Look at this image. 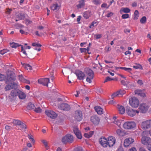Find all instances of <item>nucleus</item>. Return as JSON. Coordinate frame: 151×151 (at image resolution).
I'll list each match as a JSON object with an SVG mask.
<instances>
[{
    "label": "nucleus",
    "mask_w": 151,
    "mask_h": 151,
    "mask_svg": "<svg viewBox=\"0 0 151 151\" xmlns=\"http://www.w3.org/2000/svg\"><path fill=\"white\" fill-rule=\"evenodd\" d=\"M85 72L86 75V81L89 83L92 82V80L94 77V73L93 71L88 68H87L85 69Z\"/></svg>",
    "instance_id": "f257e3e1"
},
{
    "label": "nucleus",
    "mask_w": 151,
    "mask_h": 151,
    "mask_svg": "<svg viewBox=\"0 0 151 151\" xmlns=\"http://www.w3.org/2000/svg\"><path fill=\"white\" fill-rule=\"evenodd\" d=\"M129 102L130 105L134 108L137 107L139 104V99L135 97H132L129 98Z\"/></svg>",
    "instance_id": "f03ea898"
},
{
    "label": "nucleus",
    "mask_w": 151,
    "mask_h": 151,
    "mask_svg": "<svg viewBox=\"0 0 151 151\" xmlns=\"http://www.w3.org/2000/svg\"><path fill=\"white\" fill-rule=\"evenodd\" d=\"M14 79L11 77L9 78V79L6 81V84H8L7 85L5 88L6 91L9 90L15 87V86L17 85L16 84L13 83Z\"/></svg>",
    "instance_id": "7ed1b4c3"
},
{
    "label": "nucleus",
    "mask_w": 151,
    "mask_h": 151,
    "mask_svg": "<svg viewBox=\"0 0 151 151\" xmlns=\"http://www.w3.org/2000/svg\"><path fill=\"white\" fill-rule=\"evenodd\" d=\"M140 127L143 130H146L151 127V119L142 122Z\"/></svg>",
    "instance_id": "20e7f679"
},
{
    "label": "nucleus",
    "mask_w": 151,
    "mask_h": 151,
    "mask_svg": "<svg viewBox=\"0 0 151 151\" xmlns=\"http://www.w3.org/2000/svg\"><path fill=\"white\" fill-rule=\"evenodd\" d=\"M136 125V124L134 122H127L124 124L123 127L125 129H130L134 128Z\"/></svg>",
    "instance_id": "39448f33"
},
{
    "label": "nucleus",
    "mask_w": 151,
    "mask_h": 151,
    "mask_svg": "<svg viewBox=\"0 0 151 151\" xmlns=\"http://www.w3.org/2000/svg\"><path fill=\"white\" fill-rule=\"evenodd\" d=\"M126 112L129 116L133 117L135 116L136 114H138L139 111L137 110L133 109L129 107H127L126 108Z\"/></svg>",
    "instance_id": "423d86ee"
},
{
    "label": "nucleus",
    "mask_w": 151,
    "mask_h": 151,
    "mask_svg": "<svg viewBox=\"0 0 151 151\" xmlns=\"http://www.w3.org/2000/svg\"><path fill=\"white\" fill-rule=\"evenodd\" d=\"M73 141V137L70 134H67L63 137L62 139V142L64 144L68 142H72Z\"/></svg>",
    "instance_id": "0eeeda50"
},
{
    "label": "nucleus",
    "mask_w": 151,
    "mask_h": 151,
    "mask_svg": "<svg viewBox=\"0 0 151 151\" xmlns=\"http://www.w3.org/2000/svg\"><path fill=\"white\" fill-rule=\"evenodd\" d=\"M82 113L81 111L77 110L75 112L74 117L77 121H81L82 119Z\"/></svg>",
    "instance_id": "6e6552de"
},
{
    "label": "nucleus",
    "mask_w": 151,
    "mask_h": 151,
    "mask_svg": "<svg viewBox=\"0 0 151 151\" xmlns=\"http://www.w3.org/2000/svg\"><path fill=\"white\" fill-rule=\"evenodd\" d=\"M45 112L47 116L52 119H55L57 116V114L53 111L47 110Z\"/></svg>",
    "instance_id": "1a4fd4ad"
},
{
    "label": "nucleus",
    "mask_w": 151,
    "mask_h": 151,
    "mask_svg": "<svg viewBox=\"0 0 151 151\" xmlns=\"http://www.w3.org/2000/svg\"><path fill=\"white\" fill-rule=\"evenodd\" d=\"M151 142V139L147 137L143 136L141 139V142L142 144L146 147L148 145V144Z\"/></svg>",
    "instance_id": "9d476101"
},
{
    "label": "nucleus",
    "mask_w": 151,
    "mask_h": 151,
    "mask_svg": "<svg viewBox=\"0 0 151 151\" xmlns=\"http://www.w3.org/2000/svg\"><path fill=\"white\" fill-rule=\"evenodd\" d=\"M58 108L64 111H68L70 109V106L66 103H63L59 104Z\"/></svg>",
    "instance_id": "9b49d317"
},
{
    "label": "nucleus",
    "mask_w": 151,
    "mask_h": 151,
    "mask_svg": "<svg viewBox=\"0 0 151 151\" xmlns=\"http://www.w3.org/2000/svg\"><path fill=\"white\" fill-rule=\"evenodd\" d=\"M49 79L48 78H42L39 79L38 80V82L40 84L48 86V84L49 82Z\"/></svg>",
    "instance_id": "f8f14e48"
},
{
    "label": "nucleus",
    "mask_w": 151,
    "mask_h": 151,
    "mask_svg": "<svg viewBox=\"0 0 151 151\" xmlns=\"http://www.w3.org/2000/svg\"><path fill=\"white\" fill-rule=\"evenodd\" d=\"M134 142V139L132 138H128L125 139L124 142V145L125 147H127L131 144Z\"/></svg>",
    "instance_id": "ddd939ff"
},
{
    "label": "nucleus",
    "mask_w": 151,
    "mask_h": 151,
    "mask_svg": "<svg viewBox=\"0 0 151 151\" xmlns=\"http://www.w3.org/2000/svg\"><path fill=\"white\" fill-rule=\"evenodd\" d=\"M116 139L115 138L112 136H110L108 138L107 142L108 146L109 147L113 146L115 144Z\"/></svg>",
    "instance_id": "4468645a"
},
{
    "label": "nucleus",
    "mask_w": 151,
    "mask_h": 151,
    "mask_svg": "<svg viewBox=\"0 0 151 151\" xmlns=\"http://www.w3.org/2000/svg\"><path fill=\"white\" fill-rule=\"evenodd\" d=\"M90 120L94 124L97 125L99 124L100 119L98 117L96 116H93L91 117Z\"/></svg>",
    "instance_id": "2eb2a0df"
},
{
    "label": "nucleus",
    "mask_w": 151,
    "mask_h": 151,
    "mask_svg": "<svg viewBox=\"0 0 151 151\" xmlns=\"http://www.w3.org/2000/svg\"><path fill=\"white\" fill-rule=\"evenodd\" d=\"M100 144L104 147H106L108 146L107 139L105 138L101 137L99 139Z\"/></svg>",
    "instance_id": "dca6fc26"
},
{
    "label": "nucleus",
    "mask_w": 151,
    "mask_h": 151,
    "mask_svg": "<svg viewBox=\"0 0 151 151\" xmlns=\"http://www.w3.org/2000/svg\"><path fill=\"white\" fill-rule=\"evenodd\" d=\"M73 131L75 134L78 138L80 139L82 138V136L81 133L79 130L78 127H74Z\"/></svg>",
    "instance_id": "f3484780"
},
{
    "label": "nucleus",
    "mask_w": 151,
    "mask_h": 151,
    "mask_svg": "<svg viewBox=\"0 0 151 151\" xmlns=\"http://www.w3.org/2000/svg\"><path fill=\"white\" fill-rule=\"evenodd\" d=\"M149 108L148 105L145 104H143L141 105L139 109L142 113H145Z\"/></svg>",
    "instance_id": "a211bd4d"
},
{
    "label": "nucleus",
    "mask_w": 151,
    "mask_h": 151,
    "mask_svg": "<svg viewBox=\"0 0 151 151\" xmlns=\"http://www.w3.org/2000/svg\"><path fill=\"white\" fill-rule=\"evenodd\" d=\"M76 75L78 78L79 80H83L85 76L84 73L81 71H77L76 72Z\"/></svg>",
    "instance_id": "6ab92c4d"
},
{
    "label": "nucleus",
    "mask_w": 151,
    "mask_h": 151,
    "mask_svg": "<svg viewBox=\"0 0 151 151\" xmlns=\"http://www.w3.org/2000/svg\"><path fill=\"white\" fill-rule=\"evenodd\" d=\"M134 92L135 94H137L141 96L144 97L145 96L144 90L136 89L135 90Z\"/></svg>",
    "instance_id": "aec40b11"
},
{
    "label": "nucleus",
    "mask_w": 151,
    "mask_h": 151,
    "mask_svg": "<svg viewBox=\"0 0 151 151\" xmlns=\"http://www.w3.org/2000/svg\"><path fill=\"white\" fill-rule=\"evenodd\" d=\"M113 119L114 120L113 122L114 124H116L119 127L121 125L122 121L117 119V116H114Z\"/></svg>",
    "instance_id": "412c9836"
},
{
    "label": "nucleus",
    "mask_w": 151,
    "mask_h": 151,
    "mask_svg": "<svg viewBox=\"0 0 151 151\" xmlns=\"http://www.w3.org/2000/svg\"><path fill=\"white\" fill-rule=\"evenodd\" d=\"M117 109L120 114H122L125 112V109L124 107L122 106L118 105Z\"/></svg>",
    "instance_id": "4be33fe9"
},
{
    "label": "nucleus",
    "mask_w": 151,
    "mask_h": 151,
    "mask_svg": "<svg viewBox=\"0 0 151 151\" xmlns=\"http://www.w3.org/2000/svg\"><path fill=\"white\" fill-rule=\"evenodd\" d=\"M18 95L20 99H24L26 97L25 94L23 92L20 90L18 91Z\"/></svg>",
    "instance_id": "5701e85b"
},
{
    "label": "nucleus",
    "mask_w": 151,
    "mask_h": 151,
    "mask_svg": "<svg viewBox=\"0 0 151 151\" xmlns=\"http://www.w3.org/2000/svg\"><path fill=\"white\" fill-rule=\"evenodd\" d=\"M83 16L86 19H88L91 16V12L89 11H87L83 13Z\"/></svg>",
    "instance_id": "b1692460"
},
{
    "label": "nucleus",
    "mask_w": 151,
    "mask_h": 151,
    "mask_svg": "<svg viewBox=\"0 0 151 151\" xmlns=\"http://www.w3.org/2000/svg\"><path fill=\"white\" fill-rule=\"evenodd\" d=\"M96 111L99 114H101L103 113V109L99 106H96L95 107Z\"/></svg>",
    "instance_id": "393cba45"
},
{
    "label": "nucleus",
    "mask_w": 151,
    "mask_h": 151,
    "mask_svg": "<svg viewBox=\"0 0 151 151\" xmlns=\"http://www.w3.org/2000/svg\"><path fill=\"white\" fill-rule=\"evenodd\" d=\"M79 4L77 5L78 8H81L84 6L85 1L84 0H80L79 1Z\"/></svg>",
    "instance_id": "a878e982"
},
{
    "label": "nucleus",
    "mask_w": 151,
    "mask_h": 151,
    "mask_svg": "<svg viewBox=\"0 0 151 151\" xmlns=\"http://www.w3.org/2000/svg\"><path fill=\"white\" fill-rule=\"evenodd\" d=\"M116 132L117 134L119 136H123L125 135V132L120 129H117Z\"/></svg>",
    "instance_id": "bb28decb"
},
{
    "label": "nucleus",
    "mask_w": 151,
    "mask_h": 151,
    "mask_svg": "<svg viewBox=\"0 0 151 151\" xmlns=\"http://www.w3.org/2000/svg\"><path fill=\"white\" fill-rule=\"evenodd\" d=\"M53 11H57L60 8V6L57 4H53L51 7Z\"/></svg>",
    "instance_id": "cd10ccee"
},
{
    "label": "nucleus",
    "mask_w": 151,
    "mask_h": 151,
    "mask_svg": "<svg viewBox=\"0 0 151 151\" xmlns=\"http://www.w3.org/2000/svg\"><path fill=\"white\" fill-rule=\"evenodd\" d=\"M22 122L18 119H13L12 122V123L15 126H19L21 124Z\"/></svg>",
    "instance_id": "c85d7f7f"
},
{
    "label": "nucleus",
    "mask_w": 151,
    "mask_h": 151,
    "mask_svg": "<svg viewBox=\"0 0 151 151\" xmlns=\"http://www.w3.org/2000/svg\"><path fill=\"white\" fill-rule=\"evenodd\" d=\"M130 9L127 8H122L120 11L121 13H122L123 12L124 13H128L130 12Z\"/></svg>",
    "instance_id": "c756f323"
},
{
    "label": "nucleus",
    "mask_w": 151,
    "mask_h": 151,
    "mask_svg": "<svg viewBox=\"0 0 151 151\" xmlns=\"http://www.w3.org/2000/svg\"><path fill=\"white\" fill-rule=\"evenodd\" d=\"M19 126L21 128L20 129L24 131H25V129H26V125L23 122H22L20 124Z\"/></svg>",
    "instance_id": "7c9ffc66"
},
{
    "label": "nucleus",
    "mask_w": 151,
    "mask_h": 151,
    "mask_svg": "<svg viewBox=\"0 0 151 151\" xmlns=\"http://www.w3.org/2000/svg\"><path fill=\"white\" fill-rule=\"evenodd\" d=\"M18 91L16 90H12L11 92L10 95L11 96L13 97L17 96L18 95Z\"/></svg>",
    "instance_id": "2f4dec72"
},
{
    "label": "nucleus",
    "mask_w": 151,
    "mask_h": 151,
    "mask_svg": "<svg viewBox=\"0 0 151 151\" xmlns=\"http://www.w3.org/2000/svg\"><path fill=\"white\" fill-rule=\"evenodd\" d=\"M35 106L34 104H33L32 103L30 102L29 103L27 106V109L29 110H31L35 108Z\"/></svg>",
    "instance_id": "473e14b6"
},
{
    "label": "nucleus",
    "mask_w": 151,
    "mask_h": 151,
    "mask_svg": "<svg viewBox=\"0 0 151 151\" xmlns=\"http://www.w3.org/2000/svg\"><path fill=\"white\" fill-rule=\"evenodd\" d=\"M93 133V132L91 131L89 133H85L84 136L85 137L88 138L91 137Z\"/></svg>",
    "instance_id": "72a5a7b5"
},
{
    "label": "nucleus",
    "mask_w": 151,
    "mask_h": 151,
    "mask_svg": "<svg viewBox=\"0 0 151 151\" xmlns=\"http://www.w3.org/2000/svg\"><path fill=\"white\" fill-rule=\"evenodd\" d=\"M139 17V13L138 11L137 10H136L134 13V19L136 20Z\"/></svg>",
    "instance_id": "f704fd0d"
},
{
    "label": "nucleus",
    "mask_w": 151,
    "mask_h": 151,
    "mask_svg": "<svg viewBox=\"0 0 151 151\" xmlns=\"http://www.w3.org/2000/svg\"><path fill=\"white\" fill-rule=\"evenodd\" d=\"M10 45L11 47L12 48H16L17 47H18L19 46H21L22 45H19V44L15 43L14 42H13L12 43H10Z\"/></svg>",
    "instance_id": "c9c22d12"
},
{
    "label": "nucleus",
    "mask_w": 151,
    "mask_h": 151,
    "mask_svg": "<svg viewBox=\"0 0 151 151\" xmlns=\"http://www.w3.org/2000/svg\"><path fill=\"white\" fill-rule=\"evenodd\" d=\"M19 80L22 82H26L27 81L22 76V75H19Z\"/></svg>",
    "instance_id": "e433bc0d"
},
{
    "label": "nucleus",
    "mask_w": 151,
    "mask_h": 151,
    "mask_svg": "<svg viewBox=\"0 0 151 151\" xmlns=\"http://www.w3.org/2000/svg\"><path fill=\"white\" fill-rule=\"evenodd\" d=\"M18 17L20 19H24L25 17V14L23 13L19 14L18 15Z\"/></svg>",
    "instance_id": "4c0bfd02"
},
{
    "label": "nucleus",
    "mask_w": 151,
    "mask_h": 151,
    "mask_svg": "<svg viewBox=\"0 0 151 151\" xmlns=\"http://www.w3.org/2000/svg\"><path fill=\"white\" fill-rule=\"evenodd\" d=\"M28 138L30 140L31 142L33 143H35V141L33 137L31 135H28Z\"/></svg>",
    "instance_id": "58836bf2"
},
{
    "label": "nucleus",
    "mask_w": 151,
    "mask_h": 151,
    "mask_svg": "<svg viewBox=\"0 0 151 151\" xmlns=\"http://www.w3.org/2000/svg\"><path fill=\"white\" fill-rule=\"evenodd\" d=\"M118 92L119 95L122 96L126 92L124 90H120L117 91Z\"/></svg>",
    "instance_id": "ea45409f"
},
{
    "label": "nucleus",
    "mask_w": 151,
    "mask_h": 151,
    "mask_svg": "<svg viewBox=\"0 0 151 151\" xmlns=\"http://www.w3.org/2000/svg\"><path fill=\"white\" fill-rule=\"evenodd\" d=\"M147 18L146 17L144 16L142 17L140 19V22L141 23H145L146 21Z\"/></svg>",
    "instance_id": "a19ab883"
},
{
    "label": "nucleus",
    "mask_w": 151,
    "mask_h": 151,
    "mask_svg": "<svg viewBox=\"0 0 151 151\" xmlns=\"http://www.w3.org/2000/svg\"><path fill=\"white\" fill-rule=\"evenodd\" d=\"M92 2L95 5L100 4L101 3V0H93Z\"/></svg>",
    "instance_id": "79ce46f5"
},
{
    "label": "nucleus",
    "mask_w": 151,
    "mask_h": 151,
    "mask_svg": "<svg viewBox=\"0 0 151 151\" xmlns=\"http://www.w3.org/2000/svg\"><path fill=\"white\" fill-rule=\"evenodd\" d=\"M97 22L93 21L92 22L91 24L89 26V28H91L92 27H93L97 26Z\"/></svg>",
    "instance_id": "37998d69"
},
{
    "label": "nucleus",
    "mask_w": 151,
    "mask_h": 151,
    "mask_svg": "<svg viewBox=\"0 0 151 151\" xmlns=\"http://www.w3.org/2000/svg\"><path fill=\"white\" fill-rule=\"evenodd\" d=\"M118 96H119V95L118 91H117L113 94L111 95V97L112 99H113L114 98Z\"/></svg>",
    "instance_id": "c03bdc74"
},
{
    "label": "nucleus",
    "mask_w": 151,
    "mask_h": 151,
    "mask_svg": "<svg viewBox=\"0 0 151 151\" xmlns=\"http://www.w3.org/2000/svg\"><path fill=\"white\" fill-rule=\"evenodd\" d=\"M122 69L124 70L127 71L128 72H130L132 71V69L130 68H127L126 67H122Z\"/></svg>",
    "instance_id": "a18cd8bd"
},
{
    "label": "nucleus",
    "mask_w": 151,
    "mask_h": 151,
    "mask_svg": "<svg viewBox=\"0 0 151 151\" xmlns=\"http://www.w3.org/2000/svg\"><path fill=\"white\" fill-rule=\"evenodd\" d=\"M9 51V50H8L6 49H4L2 50H1L0 52V53L1 55H3L5 53H6L7 52H8Z\"/></svg>",
    "instance_id": "49530a36"
},
{
    "label": "nucleus",
    "mask_w": 151,
    "mask_h": 151,
    "mask_svg": "<svg viewBox=\"0 0 151 151\" xmlns=\"http://www.w3.org/2000/svg\"><path fill=\"white\" fill-rule=\"evenodd\" d=\"M114 80V79L111 78L109 77H106V79H105V80L104 82V83H105L107 82L108 81L113 80Z\"/></svg>",
    "instance_id": "de8ad7c7"
},
{
    "label": "nucleus",
    "mask_w": 151,
    "mask_h": 151,
    "mask_svg": "<svg viewBox=\"0 0 151 151\" xmlns=\"http://www.w3.org/2000/svg\"><path fill=\"white\" fill-rule=\"evenodd\" d=\"M35 111L37 113H40L41 111L42 110L40 107H37L35 108Z\"/></svg>",
    "instance_id": "09e8293b"
},
{
    "label": "nucleus",
    "mask_w": 151,
    "mask_h": 151,
    "mask_svg": "<svg viewBox=\"0 0 151 151\" xmlns=\"http://www.w3.org/2000/svg\"><path fill=\"white\" fill-rule=\"evenodd\" d=\"M129 17V15L127 14H123L122 16V19H127Z\"/></svg>",
    "instance_id": "8fccbe9b"
},
{
    "label": "nucleus",
    "mask_w": 151,
    "mask_h": 151,
    "mask_svg": "<svg viewBox=\"0 0 151 151\" xmlns=\"http://www.w3.org/2000/svg\"><path fill=\"white\" fill-rule=\"evenodd\" d=\"M25 68L27 70H31L32 69V67L29 64L26 65L25 66Z\"/></svg>",
    "instance_id": "3c124183"
},
{
    "label": "nucleus",
    "mask_w": 151,
    "mask_h": 151,
    "mask_svg": "<svg viewBox=\"0 0 151 151\" xmlns=\"http://www.w3.org/2000/svg\"><path fill=\"white\" fill-rule=\"evenodd\" d=\"M74 151H83V150L82 147H79L76 148Z\"/></svg>",
    "instance_id": "603ef678"
},
{
    "label": "nucleus",
    "mask_w": 151,
    "mask_h": 151,
    "mask_svg": "<svg viewBox=\"0 0 151 151\" xmlns=\"http://www.w3.org/2000/svg\"><path fill=\"white\" fill-rule=\"evenodd\" d=\"M12 127L11 126L6 125L5 127V129L9 131L11 129Z\"/></svg>",
    "instance_id": "864d4df0"
},
{
    "label": "nucleus",
    "mask_w": 151,
    "mask_h": 151,
    "mask_svg": "<svg viewBox=\"0 0 151 151\" xmlns=\"http://www.w3.org/2000/svg\"><path fill=\"white\" fill-rule=\"evenodd\" d=\"M41 142L44 144L45 147H47V143L45 140L42 139L41 140Z\"/></svg>",
    "instance_id": "5fc2aeb1"
},
{
    "label": "nucleus",
    "mask_w": 151,
    "mask_h": 151,
    "mask_svg": "<svg viewBox=\"0 0 151 151\" xmlns=\"http://www.w3.org/2000/svg\"><path fill=\"white\" fill-rule=\"evenodd\" d=\"M147 149L149 151H151V142L146 147Z\"/></svg>",
    "instance_id": "6e6d98bb"
},
{
    "label": "nucleus",
    "mask_w": 151,
    "mask_h": 151,
    "mask_svg": "<svg viewBox=\"0 0 151 151\" xmlns=\"http://www.w3.org/2000/svg\"><path fill=\"white\" fill-rule=\"evenodd\" d=\"M21 52L25 55H27V54L26 53V52L25 51V50L24 49V47L23 46H21Z\"/></svg>",
    "instance_id": "4d7b16f0"
},
{
    "label": "nucleus",
    "mask_w": 151,
    "mask_h": 151,
    "mask_svg": "<svg viewBox=\"0 0 151 151\" xmlns=\"http://www.w3.org/2000/svg\"><path fill=\"white\" fill-rule=\"evenodd\" d=\"M113 14V13L111 12H109L106 15V17H109L112 16Z\"/></svg>",
    "instance_id": "13d9d810"
},
{
    "label": "nucleus",
    "mask_w": 151,
    "mask_h": 151,
    "mask_svg": "<svg viewBox=\"0 0 151 151\" xmlns=\"http://www.w3.org/2000/svg\"><path fill=\"white\" fill-rule=\"evenodd\" d=\"M102 35L101 34H96L95 36L96 37V38L97 39H100L102 37Z\"/></svg>",
    "instance_id": "bf43d9fd"
},
{
    "label": "nucleus",
    "mask_w": 151,
    "mask_h": 151,
    "mask_svg": "<svg viewBox=\"0 0 151 151\" xmlns=\"http://www.w3.org/2000/svg\"><path fill=\"white\" fill-rule=\"evenodd\" d=\"M137 83L140 86L143 84V82L142 80H138L137 82Z\"/></svg>",
    "instance_id": "052dcab7"
},
{
    "label": "nucleus",
    "mask_w": 151,
    "mask_h": 151,
    "mask_svg": "<svg viewBox=\"0 0 151 151\" xmlns=\"http://www.w3.org/2000/svg\"><path fill=\"white\" fill-rule=\"evenodd\" d=\"M6 13L7 14H10L12 10V9L9 8L6 9Z\"/></svg>",
    "instance_id": "680f3d73"
},
{
    "label": "nucleus",
    "mask_w": 151,
    "mask_h": 151,
    "mask_svg": "<svg viewBox=\"0 0 151 151\" xmlns=\"http://www.w3.org/2000/svg\"><path fill=\"white\" fill-rule=\"evenodd\" d=\"M5 78L4 75L0 74V81L3 80Z\"/></svg>",
    "instance_id": "e2e57ef3"
},
{
    "label": "nucleus",
    "mask_w": 151,
    "mask_h": 151,
    "mask_svg": "<svg viewBox=\"0 0 151 151\" xmlns=\"http://www.w3.org/2000/svg\"><path fill=\"white\" fill-rule=\"evenodd\" d=\"M22 34H27V32H25L22 29H20L19 31Z\"/></svg>",
    "instance_id": "0e129e2a"
},
{
    "label": "nucleus",
    "mask_w": 151,
    "mask_h": 151,
    "mask_svg": "<svg viewBox=\"0 0 151 151\" xmlns=\"http://www.w3.org/2000/svg\"><path fill=\"white\" fill-rule=\"evenodd\" d=\"M129 151H137V150L135 147H132L129 149Z\"/></svg>",
    "instance_id": "69168bd1"
},
{
    "label": "nucleus",
    "mask_w": 151,
    "mask_h": 151,
    "mask_svg": "<svg viewBox=\"0 0 151 151\" xmlns=\"http://www.w3.org/2000/svg\"><path fill=\"white\" fill-rule=\"evenodd\" d=\"M117 151H124V150L122 147H120L118 148Z\"/></svg>",
    "instance_id": "338daca9"
},
{
    "label": "nucleus",
    "mask_w": 151,
    "mask_h": 151,
    "mask_svg": "<svg viewBox=\"0 0 151 151\" xmlns=\"http://www.w3.org/2000/svg\"><path fill=\"white\" fill-rule=\"evenodd\" d=\"M32 23V21L30 20L27 19L26 20V23L27 24H31Z\"/></svg>",
    "instance_id": "774afa93"
}]
</instances>
